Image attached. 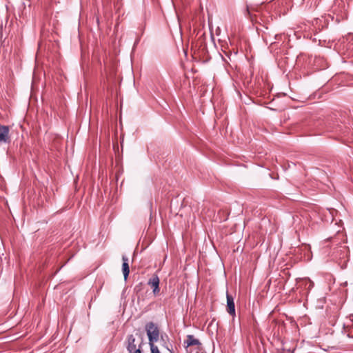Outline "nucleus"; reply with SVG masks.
<instances>
[{
	"instance_id": "1",
	"label": "nucleus",
	"mask_w": 353,
	"mask_h": 353,
	"mask_svg": "<svg viewBox=\"0 0 353 353\" xmlns=\"http://www.w3.org/2000/svg\"><path fill=\"white\" fill-rule=\"evenodd\" d=\"M145 330L148 337L149 345H154L159 341L160 335L158 325L153 322H148L145 325Z\"/></svg>"
},
{
	"instance_id": "2",
	"label": "nucleus",
	"mask_w": 353,
	"mask_h": 353,
	"mask_svg": "<svg viewBox=\"0 0 353 353\" xmlns=\"http://www.w3.org/2000/svg\"><path fill=\"white\" fill-rule=\"evenodd\" d=\"M160 280L157 274H153L148 280V285L152 288V292L156 296L160 292Z\"/></svg>"
},
{
	"instance_id": "3",
	"label": "nucleus",
	"mask_w": 353,
	"mask_h": 353,
	"mask_svg": "<svg viewBox=\"0 0 353 353\" xmlns=\"http://www.w3.org/2000/svg\"><path fill=\"white\" fill-rule=\"evenodd\" d=\"M9 127L0 125V143H8L10 141L9 137Z\"/></svg>"
},
{
	"instance_id": "4",
	"label": "nucleus",
	"mask_w": 353,
	"mask_h": 353,
	"mask_svg": "<svg viewBox=\"0 0 353 353\" xmlns=\"http://www.w3.org/2000/svg\"><path fill=\"white\" fill-rule=\"evenodd\" d=\"M136 339L133 334H130L127 336L125 341V347L129 353H132L133 351L137 348L135 343Z\"/></svg>"
},
{
	"instance_id": "5",
	"label": "nucleus",
	"mask_w": 353,
	"mask_h": 353,
	"mask_svg": "<svg viewBox=\"0 0 353 353\" xmlns=\"http://www.w3.org/2000/svg\"><path fill=\"white\" fill-rule=\"evenodd\" d=\"M227 312L232 316L235 315V305L232 295L227 293Z\"/></svg>"
},
{
	"instance_id": "6",
	"label": "nucleus",
	"mask_w": 353,
	"mask_h": 353,
	"mask_svg": "<svg viewBox=\"0 0 353 353\" xmlns=\"http://www.w3.org/2000/svg\"><path fill=\"white\" fill-rule=\"evenodd\" d=\"M122 271L124 276L125 280L127 279L129 272H130V268H129V264H128V258L125 255L122 256Z\"/></svg>"
},
{
	"instance_id": "7",
	"label": "nucleus",
	"mask_w": 353,
	"mask_h": 353,
	"mask_svg": "<svg viewBox=\"0 0 353 353\" xmlns=\"http://www.w3.org/2000/svg\"><path fill=\"white\" fill-rule=\"evenodd\" d=\"M185 347H188L192 345H199L201 343L199 341L194 337L193 335L189 334L187 336V339L184 342Z\"/></svg>"
},
{
	"instance_id": "8",
	"label": "nucleus",
	"mask_w": 353,
	"mask_h": 353,
	"mask_svg": "<svg viewBox=\"0 0 353 353\" xmlns=\"http://www.w3.org/2000/svg\"><path fill=\"white\" fill-rule=\"evenodd\" d=\"M151 353H160L158 347L155 345H150Z\"/></svg>"
},
{
	"instance_id": "9",
	"label": "nucleus",
	"mask_w": 353,
	"mask_h": 353,
	"mask_svg": "<svg viewBox=\"0 0 353 353\" xmlns=\"http://www.w3.org/2000/svg\"><path fill=\"white\" fill-rule=\"evenodd\" d=\"M141 345H139V347L138 348H136L132 353H141Z\"/></svg>"
},
{
	"instance_id": "10",
	"label": "nucleus",
	"mask_w": 353,
	"mask_h": 353,
	"mask_svg": "<svg viewBox=\"0 0 353 353\" xmlns=\"http://www.w3.org/2000/svg\"><path fill=\"white\" fill-rule=\"evenodd\" d=\"M169 351H170V353H173V352H172V351H170V350H169Z\"/></svg>"
}]
</instances>
